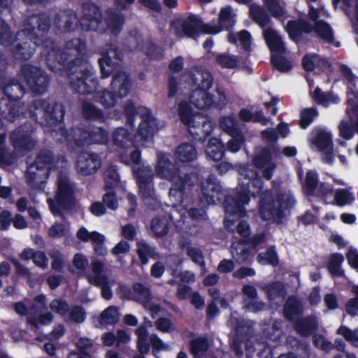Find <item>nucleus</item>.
Here are the masks:
<instances>
[{
	"mask_svg": "<svg viewBox=\"0 0 358 358\" xmlns=\"http://www.w3.org/2000/svg\"><path fill=\"white\" fill-rule=\"evenodd\" d=\"M208 348V340L204 336H199L189 341V352L195 357L206 352Z\"/></svg>",
	"mask_w": 358,
	"mask_h": 358,
	"instance_id": "nucleus-47",
	"label": "nucleus"
},
{
	"mask_svg": "<svg viewBox=\"0 0 358 358\" xmlns=\"http://www.w3.org/2000/svg\"><path fill=\"white\" fill-rule=\"evenodd\" d=\"M249 17L260 28L263 29L264 39L272 54H284L286 51L282 36L271 27H265L272 24L270 15L264 7L252 4L249 8Z\"/></svg>",
	"mask_w": 358,
	"mask_h": 358,
	"instance_id": "nucleus-6",
	"label": "nucleus"
},
{
	"mask_svg": "<svg viewBox=\"0 0 358 358\" xmlns=\"http://www.w3.org/2000/svg\"><path fill=\"white\" fill-rule=\"evenodd\" d=\"M318 115V110L315 107L306 108L301 110L299 120L300 128L303 129H307Z\"/></svg>",
	"mask_w": 358,
	"mask_h": 358,
	"instance_id": "nucleus-49",
	"label": "nucleus"
},
{
	"mask_svg": "<svg viewBox=\"0 0 358 358\" xmlns=\"http://www.w3.org/2000/svg\"><path fill=\"white\" fill-rule=\"evenodd\" d=\"M92 271L94 275H87L88 282L101 287V295L106 299L111 298V292L108 285V278L103 274L104 264L99 261H94L92 263Z\"/></svg>",
	"mask_w": 358,
	"mask_h": 358,
	"instance_id": "nucleus-19",
	"label": "nucleus"
},
{
	"mask_svg": "<svg viewBox=\"0 0 358 358\" xmlns=\"http://www.w3.org/2000/svg\"><path fill=\"white\" fill-rule=\"evenodd\" d=\"M134 301L147 306L152 300V292L149 287L140 282H134L132 285Z\"/></svg>",
	"mask_w": 358,
	"mask_h": 358,
	"instance_id": "nucleus-33",
	"label": "nucleus"
},
{
	"mask_svg": "<svg viewBox=\"0 0 358 358\" xmlns=\"http://www.w3.org/2000/svg\"><path fill=\"white\" fill-rule=\"evenodd\" d=\"M106 207L112 208V192L110 191L103 194L102 202H93L90 207V211L96 216H101L106 212Z\"/></svg>",
	"mask_w": 358,
	"mask_h": 358,
	"instance_id": "nucleus-41",
	"label": "nucleus"
},
{
	"mask_svg": "<svg viewBox=\"0 0 358 358\" xmlns=\"http://www.w3.org/2000/svg\"><path fill=\"white\" fill-rule=\"evenodd\" d=\"M335 204L343 207L346 204H350L355 201V197L347 189H338L334 194Z\"/></svg>",
	"mask_w": 358,
	"mask_h": 358,
	"instance_id": "nucleus-55",
	"label": "nucleus"
},
{
	"mask_svg": "<svg viewBox=\"0 0 358 358\" xmlns=\"http://www.w3.org/2000/svg\"><path fill=\"white\" fill-rule=\"evenodd\" d=\"M156 171L162 178L172 182L169 189V196L176 203L182 204L187 196V192H191L198 182V175L194 172L180 175V166L170 161L164 154L158 156Z\"/></svg>",
	"mask_w": 358,
	"mask_h": 358,
	"instance_id": "nucleus-3",
	"label": "nucleus"
},
{
	"mask_svg": "<svg viewBox=\"0 0 358 358\" xmlns=\"http://www.w3.org/2000/svg\"><path fill=\"white\" fill-rule=\"evenodd\" d=\"M43 45L48 50L46 61L52 71L60 70L64 66H67L68 71L71 66L88 64L84 59L87 52L86 44L80 38L67 41L62 48L49 38Z\"/></svg>",
	"mask_w": 358,
	"mask_h": 358,
	"instance_id": "nucleus-2",
	"label": "nucleus"
},
{
	"mask_svg": "<svg viewBox=\"0 0 358 358\" xmlns=\"http://www.w3.org/2000/svg\"><path fill=\"white\" fill-rule=\"evenodd\" d=\"M285 30L289 38L297 43L300 41L303 34H310L313 31V25L303 18L290 20L287 22Z\"/></svg>",
	"mask_w": 358,
	"mask_h": 358,
	"instance_id": "nucleus-22",
	"label": "nucleus"
},
{
	"mask_svg": "<svg viewBox=\"0 0 358 358\" xmlns=\"http://www.w3.org/2000/svg\"><path fill=\"white\" fill-rule=\"evenodd\" d=\"M67 72L70 85L76 92V86L84 85L85 76H94L93 68L89 64H83L80 66H71Z\"/></svg>",
	"mask_w": 358,
	"mask_h": 358,
	"instance_id": "nucleus-23",
	"label": "nucleus"
},
{
	"mask_svg": "<svg viewBox=\"0 0 358 358\" xmlns=\"http://www.w3.org/2000/svg\"><path fill=\"white\" fill-rule=\"evenodd\" d=\"M34 128L30 122H26L14 130L10 136L13 147L20 151H29L36 146L33 137Z\"/></svg>",
	"mask_w": 358,
	"mask_h": 358,
	"instance_id": "nucleus-13",
	"label": "nucleus"
},
{
	"mask_svg": "<svg viewBox=\"0 0 358 358\" xmlns=\"http://www.w3.org/2000/svg\"><path fill=\"white\" fill-rule=\"evenodd\" d=\"M192 85L195 89L192 91L189 100L197 108L203 110L212 107L222 108L224 105L226 96L223 90L217 88V92L220 96L219 101L214 100L213 94L208 90L212 87L213 83V76L207 69H199L190 75Z\"/></svg>",
	"mask_w": 358,
	"mask_h": 358,
	"instance_id": "nucleus-5",
	"label": "nucleus"
},
{
	"mask_svg": "<svg viewBox=\"0 0 358 358\" xmlns=\"http://www.w3.org/2000/svg\"><path fill=\"white\" fill-rule=\"evenodd\" d=\"M200 18L196 15L191 14L187 19L182 21L180 31L189 38L196 40L199 36Z\"/></svg>",
	"mask_w": 358,
	"mask_h": 358,
	"instance_id": "nucleus-29",
	"label": "nucleus"
},
{
	"mask_svg": "<svg viewBox=\"0 0 358 358\" xmlns=\"http://www.w3.org/2000/svg\"><path fill=\"white\" fill-rule=\"evenodd\" d=\"M272 151L270 148L264 147L252 159L254 166L262 169L272 163Z\"/></svg>",
	"mask_w": 358,
	"mask_h": 358,
	"instance_id": "nucleus-46",
	"label": "nucleus"
},
{
	"mask_svg": "<svg viewBox=\"0 0 358 358\" xmlns=\"http://www.w3.org/2000/svg\"><path fill=\"white\" fill-rule=\"evenodd\" d=\"M223 188L220 181L213 175H210L207 179L201 183V196L202 202L207 204H215L223 199Z\"/></svg>",
	"mask_w": 358,
	"mask_h": 358,
	"instance_id": "nucleus-14",
	"label": "nucleus"
},
{
	"mask_svg": "<svg viewBox=\"0 0 358 358\" xmlns=\"http://www.w3.org/2000/svg\"><path fill=\"white\" fill-rule=\"evenodd\" d=\"M4 93L6 95L13 100L20 99L24 94V88L16 80H9L4 86Z\"/></svg>",
	"mask_w": 358,
	"mask_h": 358,
	"instance_id": "nucleus-45",
	"label": "nucleus"
},
{
	"mask_svg": "<svg viewBox=\"0 0 358 358\" xmlns=\"http://www.w3.org/2000/svg\"><path fill=\"white\" fill-rule=\"evenodd\" d=\"M265 293L269 301H272L278 298H284L287 294V289L281 281H275L265 286Z\"/></svg>",
	"mask_w": 358,
	"mask_h": 358,
	"instance_id": "nucleus-38",
	"label": "nucleus"
},
{
	"mask_svg": "<svg viewBox=\"0 0 358 358\" xmlns=\"http://www.w3.org/2000/svg\"><path fill=\"white\" fill-rule=\"evenodd\" d=\"M250 201L248 194L242 190L238 191L234 195H226L224 198V206L227 217L224 221L225 229L228 231H234L232 227L241 217L246 215L245 205Z\"/></svg>",
	"mask_w": 358,
	"mask_h": 358,
	"instance_id": "nucleus-9",
	"label": "nucleus"
},
{
	"mask_svg": "<svg viewBox=\"0 0 358 358\" xmlns=\"http://www.w3.org/2000/svg\"><path fill=\"white\" fill-rule=\"evenodd\" d=\"M136 246L137 255L142 265H146L148 263L149 258L152 259L160 258V255L155 246L151 245L143 241H138Z\"/></svg>",
	"mask_w": 358,
	"mask_h": 358,
	"instance_id": "nucleus-27",
	"label": "nucleus"
},
{
	"mask_svg": "<svg viewBox=\"0 0 358 358\" xmlns=\"http://www.w3.org/2000/svg\"><path fill=\"white\" fill-rule=\"evenodd\" d=\"M176 159L183 163L191 162L197 157V152L194 145L189 143H182L176 148Z\"/></svg>",
	"mask_w": 358,
	"mask_h": 358,
	"instance_id": "nucleus-32",
	"label": "nucleus"
},
{
	"mask_svg": "<svg viewBox=\"0 0 358 358\" xmlns=\"http://www.w3.org/2000/svg\"><path fill=\"white\" fill-rule=\"evenodd\" d=\"M352 292L355 296L348 300L345 303V310L350 316L355 317L358 314V285H354L352 287Z\"/></svg>",
	"mask_w": 358,
	"mask_h": 358,
	"instance_id": "nucleus-60",
	"label": "nucleus"
},
{
	"mask_svg": "<svg viewBox=\"0 0 358 358\" xmlns=\"http://www.w3.org/2000/svg\"><path fill=\"white\" fill-rule=\"evenodd\" d=\"M95 326L103 328L112 324V306L105 309L94 320Z\"/></svg>",
	"mask_w": 358,
	"mask_h": 358,
	"instance_id": "nucleus-62",
	"label": "nucleus"
},
{
	"mask_svg": "<svg viewBox=\"0 0 358 358\" xmlns=\"http://www.w3.org/2000/svg\"><path fill=\"white\" fill-rule=\"evenodd\" d=\"M101 165V159L96 153L83 152L77 157L76 169L80 174L85 176L96 173Z\"/></svg>",
	"mask_w": 358,
	"mask_h": 358,
	"instance_id": "nucleus-18",
	"label": "nucleus"
},
{
	"mask_svg": "<svg viewBox=\"0 0 358 358\" xmlns=\"http://www.w3.org/2000/svg\"><path fill=\"white\" fill-rule=\"evenodd\" d=\"M145 54L151 60L161 61L164 57V50L161 46L149 42L145 45Z\"/></svg>",
	"mask_w": 358,
	"mask_h": 358,
	"instance_id": "nucleus-53",
	"label": "nucleus"
},
{
	"mask_svg": "<svg viewBox=\"0 0 358 358\" xmlns=\"http://www.w3.org/2000/svg\"><path fill=\"white\" fill-rule=\"evenodd\" d=\"M344 261V257L341 253H333L329 257L327 268L333 278L344 276V271L341 268V264Z\"/></svg>",
	"mask_w": 358,
	"mask_h": 358,
	"instance_id": "nucleus-36",
	"label": "nucleus"
},
{
	"mask_svg": "<svg viewBox=\"0 0 358 358\" xmlns=\"http://www.w3.org/2000/svg\"><path fill=\"white\" fill-rule=\"evenodd\" d=\"M245 176L248 181L246 184L243 183L241 189L250 197L259 195V213L261 218L264 221L273 220L281 224L285 217V211L295 205L294 196L289 192L278 190L274 199L271 190L262 191L264 182L257 171L248 170Z\"/></svg>",
	"mask_w": 358,
	"mask_h": 358,
	"instance_id": "nucleus-1",
	"label": "nucleus"
},
{
	"mask_svg": "<svg viewBox=\"0 0 358 358\" xmlns=\"http://www.w3.org/2000/svg\"><path fill=\"white\" fill-rule=\"evenodd\" d=\"M238 118L243 122L260 123L262 125H267L268 122L262 110H257L252 113L248 108H243L238 113Z\"/></svg>",
	"mask_w": 358,
	"mask_h": 358,
	"instance_id": "nucleus-35",
	"label": "nucleus"
},
{
	"mask_svg": "<svg viewBox=\"0 0 358 358\" xmlns=\"http://www.w3.org/2000/svg\"><path fill=\"white\" fill-rule=\"evenodd\" d=\"M17 32L15 34L14 41L12 45L10 46V52L13 57L18 60H29L30 59L34 52L35 45L37 44L36 41L34 42V45H31V40L30 37L19 36L17 38Z\"/></svg>",
	"mask_w": 358,
	"mask_h": 358,
	"instance_id": "nucleus-16",
	"label": "nucleus"
},
{
	"mask_svg": "<svg viewBox=\"0 0 358 358\" xmlns=\"http://www.w3.org/2000/svg\"><path fill=\"white\" fill-rule=\"evenodd\" d=\"M83 16L80 24L86 31L103 32L109 27V22L103 20L99 8L92 2H85L82 4Z\"/></svg>",
	"mask_w": 358,
	"mask_h": 358,
	"instance_id": "nucleus-12",
	"label": "nucleus"
},
{
	"mask_svg": "<svg viewBox=\"0 0 358 358\" xmlns=\"http://www.w3.org/2000/svg\"><path fill=\"white\" fill-rule=\"evenodd\" d=\"M47 171L39 169L38 166L32 163L30 164L26 171V178L28 185L31 188H38L40 183L43 182L46 178Z\"/></svg>",
	"mask_w": 358,
	"mask_h": 358,
	"instance_id": "nucleus-31",
	"label": "nucleus"
},
{
	"mask_svg": "<svg viewBox=\"0 0 358 358\" xmlns=\"http://www.w3.org/2000/svg\"><path fill=\"white\" fill-rule=\"evenodd\" d=\"M0 113L7 121L15 122L24 117L25 109L20 102L1 99L0 100Z\"/></svg>",
	"mask_w": 358,
	"mask_h": 358,
	"instance_id": "nucleus-20",
	"label": "nucleus"
},
{
	"mask_svg": "<svg viewBox=\"0 0 358 358\" xmlns=\"http://www.w3.org/2000/svg\"><path fill=\"white\" fill-rule=\"evenodd\" d=\"M271 63L273 66L281 72H287L292 69L291 62L284 56L280 54H272Z\"/></svg>",
	"mask_w": 358,
	"mask_h": 358,
	"instance_id": "nucleus-54",
	"label": "nucleus"
},
{
	"mask_svg": "<svg viewBox=\"0 0 358 358\" xmlns=\"http://www.w3.org/2000/svg\"><path fill=\"white\" fill-rule=\"evenodd\" d=\"M141 117V122L134 134L123 127L113 129V145L119 148L127 149L143 145L145 142L152 140L158 130L157 119L152 115L149 110L142 114Z\"/></svg>",
	"mask_w": 358,
	"mask_h": 358,
	"instance_id": "nucleus-4",
	"label": "nucleus"
},
{
	"mask_svg": "<svg viewBox=\"0 0 358 358\" xmlns=\"http://www.w3.org/2000/svg\"><path fill=\"white\" fill-rule=\"evenodd\" d=\"M98 81L92 76H85V82L83 85L76 86V92L82 94H90L97 89Z\"/></svg>",
	"mask_w": 358,
	"mask_h": 358,
	"instance_id": "nucleus-57",
	"label": "nucleus"
},
{
	"mask_svg": "<svg viewBox=\"0 0 358 358\" xmlns=\"http://www.w3.org/2000/svg\"><path fill=\"white\" fill-rule=\"evenodd\" d=\"M169 222L165 216H158L152 218L150 229L156 238L166 236L169 231Z\"/></svg>",
	"mask_w": 358,
	"mask_h": 358,
	"instance_id": "nucleus-37",
	"label": "nucleus"
},
{
	"mask_svg": "<svg viewBox=\"0 0 358 358\" xmlns=\"http://www.w3.org/2000/svg\"><path fill=\"white\" fill-rule=\"evenodd\" d=\"M51 212L55 215L63 216L62 208L70 210L76 205L73 185L64 175H60L57 180V192L55 199H48Z\"/></svg>",
	"mask_w": 358,
	"mask_h": 358,
	"instance_id": "nucleus-8",
	"label": "nucleus"
},
{
	"mask_svg": "<svg viewBox=\"0 0 358 358\" xmlns=\"http://www.w3.org/2000/svg\"><path fill=\"white\" fill-rule=\"evenodd\" d=\"M219 25L223 27V29L229 30L234 22L231 17V11L230 8H222L219 15Z\"/></svg>",
	"mask_w": 358,
	"mask_h": 358,
	"instance_id": "nucleus-61",
	"label": "nucleus"
},
{
	"mask_svg": "<svg viewBox=\"0 0 358 358\" xmlns=\"http://www.w3.org/2000/svg\"><path fill=\"white\" fill-rule=\"evenodd\" d=\"M282 334L280 324L275 321L272 325L265 328L262 331V337L266 341L278 343Z\"/></svg>",
	"mask_w": 358,
	"mask_h": 358,
	"instance_id": "nucleus-48",
	"label": "nucleus"
},
{
	"mask_svg": "<svg viewBox=\"0 0 358 358\" xmlns=\"http://www.w3.org/2000/svg\"><path fill=\"white\" fill-rule=\"evenodd\" d=\"M77 238L84 242L92 241V242H101L105 241L104 236L96 232H89L85 228L81 227L77 232Z\"/></svg>",
	"mask_w": 358,
	"mask_h": 358,
	"instance_id": "nucleus-58",
	"label": "nucleus"
},
{
	"mask_svg": "<svg viewBox=\"0 0 358 358\" xmlns=\"http://www.w3.org/2000/svg\"><path fill=\"white\" fill-rule=\"evenodd\" d=\"M303 313L301 301L294 295L289 296L284 304L282 314L289 322H292L300 317Z\"/></svg>",
	"mask_w": 358,
	"mask_h": 358,
	"instance_id": "nucleus-26",
	"label": "nucleus"
},
{
	"mask_svg": "<svg viewBox=\"0 0 358 358\" xmlns=\"http://www.w3.org/2000/svg\"><path fill=\"white\" fill-rule=\"evenodd\" d=\"M215 60L222 68L224 69H234L238 65L237 57L234 55L218 54Z\"/></svg>",
	"mask_w": 358,
	"mask_h": 358,
	"instance_id": "nucleus-59",
	"label": "nucleus"
},
{
	"mask_svg": "<svg viewBox=\"0 0 358 358\" xmlns=\"http://www.w3.org/2000/svg\"><path fill=\"white\" fill-rule=\"evenodd\" d=\"M295 331L302 337H308L314 334L318 329L317 319L313 316L300 317L294 322Z\"/></svg>",
	"mask_w": 358,
	"mask_h": 358,
	"instance_id": "nucleus-25",
	"label": "nucleus"
},
{
	"mask_svg": "<svg viewBox=\"0 0 358 358\" xmlns=\"http://www.w3.org/2000/svg\"><path fill=\"white\" fill-rule=\"evenodd\" d=\"M78 18L72 10H62L56 14L54 23L56 27L62 32L74 30L78 25Z\"/></svg>",
	"mask_w": 358,
	"mask_h": 358,
	"instance_id": "nucleus-24",
	"label": "nucleus"
},
{
	"mask_svg": "<svg viewBox=\"0 0 358 358\" xmlns=\"http://www.w3.org/2000/svg\"><path fill=\"white\" fill-rule=\"evenodd\" d=\"M178 113L181 122L189 129L195 126L198 114H194L193 108L187 101H182L178 104Z\"/></svg>",
	"mask_w": 358,
	"mask_h": 358,
	"instance_id": "nucleus-30",
	"label": "nucleus"
},
{
	"mask_svg": "<svg viewBox=\"0 0 358 358\" xmlns=\"http://www.w3.org/2000/svg\"><path fill=\"white\" fill-rule=\"evenodd\" d=\"M317 34L319 38L328 43H332L334 41V30L330 24L323 20L316 21L313 26V31Z\"/></svg>",
	"mask_w": 358,
	"mask_h": 358,
	"instance_id": "nucleus-34",
	"label": "nucleus"
},
{
	"mask_svg": "<svg viewBox=\"0 0 358 358\" xmlns=\"http://www.w3.org/2000/svg\"><path fill=\"white\" fill-rule=\"evenodd\" d=\"M137 335V349L140 355H144L149 352L150 349V343L148 341V331L146 327L141 325L136 331Z\"/></svg>",
	"mask_w": 358,
	"mask_h": 358,
	"instance_id": "nucleus-39",
	"label": "nucleus"
},
{
	"mask_svg": "<svg viewBox=\"0 0 358 358\" xmlns=\"http://www.w3.org/2000/svg\"><path fill=\"white\" fill-rule=\"evenodd\" d=\"M196 117L195 126L192 127L194 131L189 130V133L196 143H203L213 131V123L206 116L201 114L199 113Z\"/></svg>",
	"mask_w": 358,
	"mask_h": 358,
	"instance_id": "nucleus-21",
	"label": "nucleus"
},
{
	"mask_svg": "<svg viewBox=\"0 0 358 358\" xmlns=\"http://www.w3.org/2000/svg\"><path fill=\"white\" fill-rule=\"evenodd\" d=\"M155 324L156 329L163 333H171L175 330V325L169 318L159 317Z\"/></svg>",
	"mask_w": 358,
	"mask_h": 358,
	"instance_id": "nucleus-64",
	"label": "nucleus"
},
{
	"mask_svg": "<svg viewBox=\"0 0 358 358\" xmlns=\"http://www.w3.org/2000/svg\"><path fill=\"white\" fill-rule=\"evenodd\" d=\"M257 260L262 265H271L273 267L279 264V258L274 245L268 248L265 252H260L257 255Z\"/></svg>",
	"mask_w": 358,
	"mask_h": 358,
	"instance_id": "nucleus-43",
	"label": "nucleus"
},
{
	"mask_svg": "<svg viewBox=\"0 0 358 358\" xmlns=\"http://www.w3.org/2000/svg\"><path fill=\"white\" fill-rule=\"evenodd\" d=\"M319 182L318 174L315 171L308 170L306 173L304 182L302 185L306 196H313Z\"/></svg>",
	"mask_w": 358,
	"mask_h": 358,
	"instance_id": "nucleus-40",
	"label": "nucleus"
},
{
	"mask_svg": "<svg viewBox=\"0 0 358 358\" xmlns=\"http://www.w3.org/2000/svg\"><path fill=\"white\" fill-rule=\"evenodd\" d=\"M20 74L34 93L42 94L46 92L50 78L41 69L30 64H24L20 66Z\"/></svg>",
	"mask_w": 358,
	"mask_h": 358,
	"instance_id": "nucleus-11",
	"label": "nucleus"
},
{
	"mask_svg": "<svg viewBox=\"0 0 358 358\" xmlns=\"http://www.w3.org/2000/svg\"><path fill=\"white\" fill-rule=\"evenodd\" d=\"M118 90L115 92L113 90V106L115 105V97L123 98L127 96L132 87V81L130 73L123 70L121 65L113 62V85L120 82Z\"/></svg>",
	"mask_w": 358,
	"mask_h": 358,
	"instance_id": "nucleus-17",
	"label": "nucleus"
},
{
	"mask_svg": "<svg viewBox=\"0 0 358 358\" xmlns=\"http://www.w3.org/2000/svg\"><path fill=\"white\" fill-rule=\"evenodd\" d=\"M31 117L38 124L53 127L60 122L64 115V107L62 104H51L48 101L38 99L34 100L29 108Z\"/></svg>",
	"mask_w": 358,
	"mask_h": 358,
	"instance_id": "nucleus-7",
	"label": "nucleus"
},
{
	"mask_svg": "<svg viewBox=\"0 0 358 358\" xmlns=\"http://www.w3.org/2000/svg\"><path fill=\"white\" fill-rule=\"evenodd\" d=\"M262 1L273 17L277 19L285 17L287 11L285 8L280 4L279 0H262Z\"/></svg>",
	"mask_w": 358,
	"mask_h": 358,
	"instance_id": "nucleus-51",
	"label": "nucleus"
},
{
	"mask_svg": "<svg viewBox=\"0 0 358 358\" xmlns=\"http://www.w3.org/2000/svg\"><path fill=\"white\" fill-rule=\"evenodd\" d=\"M55 161V156L52 151L48 149H43L38 152L33 163L38 166L39 169L47 171Z\"/></svg>",
	"mask_w": 358,
	"mask_h": 358,
	"instance_id": "nucleus-42",
	"label": "nucleus"
},
{
	"mask_svg": "<svg viewBox=\"0 0 358 358\" xmlns=\"http://www.w3.org/2000/svg\"><path fill=\"white\" fill-rule=\"evenodd\" d=\"M83 117L90 120H100L103 118L101 110L87 100H83L81 104Z\"/></svg>",
	"mask_w": 358,
	"mask_h": 358,
	"instance_id": "nucleus-44",
	"label": "nucleus"
},
{
	"mask_svg": "<svg viewBox=\"0 0 358 358\" xmlns=\"http://www.w3.org/2000/svg\"><path fill=\"white\" fill-rule=\"evenodd\" d=\"M226 147L220 139L211 137L208 142L205 152L207 157L215 162L222 161L225 155Z\"/></svg>",
	"mask_w": 358,
	"mask_h": 358,
	"instance_id": "nucleus-28",
	"label": "nucleus"
},
{
	"mask_svg": "<svg viewBox=\"0 0 358 358\" xmlns=\"http://www.w3.org/2000/svg\"><path fill=\"white\" fill-rule=\"evenodd\" d=\"M134 176L136 180L139 194L143 200H146L154 194V174L151 169L138 168L134 171Z\"/></svg>",
	"mask_w": 358,
	"mask_h": 358,
	"instance_id": "nucleus-15",
	"label": "nucleus"
},
{
	"mask_svg": "<svg viewBox=\"0 0 358 358\" xmlns=\"http://www.w3.org/2000/svg\"><path fill=\"white\" fill-rule=\"evenodd\" d=\"M313 142L320 150H327L333 145L331 135L324 131L317 132Z\"/></svg>",
	"mask_w": 358,
	"mask_h": 358,
	"instance_id": "nucleus-56",
	"label": "nucleus"
},
{
	"mask_svg": "<svg viewBox=\"0 0 358 358\" xmlns=\"http://www.w3.org/2000/svg\"><path fill=\"white\" fill-rule=\"evenodd\" d=\"M50 28V18L47 14H34L25 19L24 28L17 31V38L27 36L30 39L39 40L48 32Z\"/></svg>",
	"mask_w": 358,
	"mask_h": 358,
	"instance_id": "nucleus-10",
	"label": "nucleus"
},
{
	"mask_svg": "<svg viewBox=\"0 0 358 358\" xmlns=\"http://www.w3.org/2000/svg\"><path fill=\"white\" fill-rule=\"evenodd\" d=\"M123 112L126 118V124L133 130L135 127V118L138 112L137 111V109L132 99H128L126 101L124 106Z\"/></svg>",
	"mask_w": 358,
	"mask_h": 358,
	"instance_id": "nucleus-52",
	"label": "nucleus"
},
{
	"mask_svg": "<svg viewBox=\"0 0 358 358\" xmlns=\"http://www.w3.org/2000/svg\"><path fill=\"white\" fill-rule=\"evenodd\" d=\"M333 192L334 187L331 184L319 182L314 196L326 201L327 196L332 194ZM324 203H327V202L324 201Z\"/></svg>",
	"mask_w": 358,
	"mask_h": 358,
	"instance_id": "nucleus-63",
	"label": "nucleus"
},
{
	"mask_svg": "<svg viewBox=\"0 0 358 358\" xmlns=\"http://www.w3.org/2000/svg\"><path fill=\"white\" fill-rule=\"evenodd\" d=\"M14 37L10 27L0 17V45L10 46L13 43Z\"/></svg>",
	"mask_w": 358,
	"mask_h": 358,
	"instance_id": "nucleus-50",
	"label": "nucleus"
}]
</instances>
